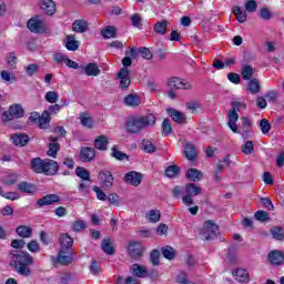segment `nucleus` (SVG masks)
Returning a JSON list of instances; mask_svg holds the SVG:
<instances>
[{"instance_id":"nucleus-1","label":"nucleus","mask_w":284,"mask_h":284,"mask_svg":"<svg viewBox=\"0 0 284 284\" xmlns=\"http://www.w3.org/2000/svg\"><path fill=\"white\" fill-rule=\"evenodd\" d=\"M30 265H34V258L28 251H11L9 267L17 272L19 276H30Z\"/></svg>"},{"instance_id":"nucleus-2","label":"nucleus","mask_w":284,"mask_h":284,"mask_svg":"<svg viewBox=\"0 0 284 284\" xmlns=\"http://www.w3.org/2000/svg\"><path fill=\"white\" fill-rule=\"evenodd\" d=\"M156 125V115L148 113L145 115H131L125 122L128 134H140L146 128Z\"/></svg>"},{"instance_id":"nucleus-3","label":"nucleus","mask_w":284,"mask_h":284,"mask_svg":"<svg viewBox=\"0 0 284 284\" xmlns=\"http://www.w3.org/2000/svg\"><path fill=\"white\" fill-rule=\"evenodd\" d=\"M201 234L205 241H214L215 239H219V225L212 220H206L203 223Z\"/></svg>"},{"instance_id":"nucleus-4","label":"nucleus","mask_w":284,"mask_h":284,"mask_svg":"<svg viewBox=\"0 0 284 284\" xmlns=\"http://www.w3.org/2000/svg\"><path fill=\"white\" fill-rule=\"evenodd\" d=\"M184 191L185 195L182 197L184 205H194V200H192V196H199V194H203V190L195 183L185 184Z\"/></svg>"},{"instance_id":"nucleus-5","label":"nucleus","mask_w":284,"mask_h":284,"mask_svg":"<svg viewBox=\"0 0 284 284\" xmlns=\"http://www.w3.org/2000/svg\"><path fill=\"white\" fill-rule=\"evenodd\" d=\"M24 114L26 111L21 104H12L8 111L2 113V120L4 123H9V121H13L14 119H23Z\"/></svg>"},{"instance_id":"nucleus-6","label":"nucleus","mask_w":284,"mask_h":284,"mask_svg":"<svg viewBox=\"0 0 284 284\" xmlns=\"http://www.w3.org/2000/svg\"><path fill=\"white\" fill-rule=\"evenodd\" d=\"M27 28L30 30V32L41 34L45 32V21L39 19V16H36L34 18L29 19L27 22Z\"/></svg>"},{"instance_id":"nucleus-7","label":"nucleus","mask_w":284,"mask_h":284,"mask_svg":"<svg viewBox=\"0 0 284 284\" xmlns=\"http://www.w3.org/2000/svg\"><path fill=\"white\" fill-rule=\"evenodd\" d=\"M168 85L170 90H192V83L176 77L169 79Z\"/></svg>"},{"instance_id":"nucleus-8","label":"nucleus","mask_w":284,"mask_h":284,"mask_svg":"<svg viewBox=\"0 0 284 284\" xmlns=\"http://www.w3.org/2000/svg\"><path fill=\"white\" fill-rule=\"evenodd\" d=\"M58 173L59 162L51 159H44L42 174H44V176H57Z\"/></svg>"},{"instance_id":"nucleus-9","label":"nucleus","mask_w":284,"mask_h":284,"mask_svg":"<svg viewBox=\"0 0 284 284\" xmlns=\"http://www.w3.org/2000/svg\"><path fill=\"white\" fill-rule=\"evenodd\" d=\"M123 181L128 185H132L133 187H139L143 181V174L136 171H130L125 173Z\"/></svg>"},{"instance_id":"nucleus-10","label":"nucleus","mask_w":284,"mask_h":284,"mask_svg":"<svg viewBox=\"0 0 284 284\" xmlns=\"http://www.w3.org/2000/svg\"><path fill=\"white\" fill-rule=\"evenodd\" d=\"M143 245L141 242H130L128 253L131 258L134 261H139V258L143 257Z\"/></svg>"},{"instance_id":"nucleus-11","label":"nucleus","mask_w":284,"mask_h":284,"mask_svg":"<svg viewBox=\"0 0 284 284\" xmlns=\"http://www.w3.org/2000/svg\"><path fill=\"white\" fill-rule=\"evenodd\" d=\"M99 179L102 187L104 190H110L114 185V175H112V172L108 170H102L99 172Z\"/></svg>"},{"instance_id":"nucleus-12","label":"nucleus","mask_w":284,"mask_h":284,"mask_svg":"<svg viewBox=\"0 0 284 284\" xmlns=\"http://www.w3.org/2000/svg\"><path fill=\"white\" fill-rule=\"evenodd\" d=\"M79 156L82 163H92V161H94V158L97 156V150L94 148L83 146L80 150Z\"/></svg>"},{"instance_id":"nucleus-13","label":"nucleus","mask_w":284,"mask_h":284,"mask_svg":"<svg viewBox=\"0 0 284 284\" xmlns=\"http://www.w3.org/2000/svg\"><path fill=\"white\" fill-rule=\"evenodd\" d=\"M40 10H42L47 17H54L57 2H54V0H40Z\"/></svg>"},{"instance_id":"nucleus-14","label":"nucleus","mask_w":284,"mask_h":284,"mask_svg":"<svg viewBox=\"0 0 284 284\" xmlns=\"http://www.w3.org/2000/svg\"><path fill=\"white\" fill-rule=\"evenodd\" d=\"M118 79L120 81V88L122 90H128V88H130L132 80L130 79V70L128 68L120 69V71L118 72Z\"/></svg>"},{"instance_id":"nucleus-15","label":"nucleus","mask_w":284,"mask_h":284,"mask_svg":"<svg viewBox=\"0 0 284 284\" xmlns=\"http://www.w3.org/2000/svg\"><path fill=\"white\" fill-rule=\"evenodd\" d=\"M74 261V253L72 251L60 250L57 256L59 265H70Z\"/></svg>"},{"instance_id":"nucleus-16","label":"nucleus","mask_w":284,"mask_h":284,"mask_svg":"<svg viewBox=\"0 0 284 284\" xmlns=\"http://www.w3.org/2000/svg\"><path fill=\"white\" fill-rule=\"evenodd\" d=\"M10 141L17 148H24L30 143V136L26 133H14L10 136Z\"/></svg>"},{"instance_id":"nucleus-17","label":"nucleus","mask_w":284,"mask_h":284,"mask_svg":"<svg viewBox=\"0 0 284 284\" xmlns=\"http://www.w3.org/2000/svg\"><path fill=\"white\" fill-rule=\"evenodd\" d=\"M58 243L60 245V250L71 251L72 245H74V239H72L68 233H61L59 235Z\"/></svg>"},{"instance_id":"nucleus-18","label":"nucleus","mask_w":284,"mask_h":284,"mask_svg":"<svg viewBox=\"0 0 284 284\" xmlns=\"http://www.w3.org/2000/svg\"><path fill=\"white\" fill-rule=\"evenodd\" d=\"M61 201V196H59L58 194L51 193V194H47L41 199H38L37 201V205H39V207H44V205H54V203H60Z\"/></svg>"},{"instance_id":"nucleus-19","label":"nucleus","mask_w":284,"mask_h":284,"mask_svg":"<svg viewBox=\"0 0 284 284\" xmlns=\"http://www.w3.org/2000/svg\"><path fill=\"white\" fill-rule=\"evenodd\" d=\"M236 121H239V112H236V109H231L229 111L227 125L234 134H241V130H239V126L236 125Z\"/></svg>"},{"instance_id":"nucleus-20","label":"nucleus","mask_w":284,"mask_h":284,"mask_svg":"<svg viewBox=\"0 0 284 284\" xmlns=\"http://www.w3.org/2000/svg\"><path fill=\"white\" fill-rule=\"evenodd\" d=\"M166 112L169 116L174 121V123H178L179 125H183L186 123L185 121V114L174 108L166 109Z\"/></svg>"},{"instance_id":"nucleus-21","label":"nucleus","mask_w":284,"mask_h":284,"mask_svg":"<svg viewBox=\"0 0 284 284\" xmlns=\"http://www.w3.org/2000/svg\"><path fill=\"white\" fill-rule=\"evenodd\" d=\"M110 143V138L106 135H99L95 138L93 142V146L95 150L100 152H105L108 150V144Z\"/></svg>"},{"instance_id":"nucleus-22","label":"nucleus","mask_w":284,"mask_h":284,"mask_svg":"<svg viewBox=\"0 0 284 284\" xmlns=\"http://www.w3.org/2000/svg\"><path fill=\"white\" fill-rule=\"evenodd\" d=\"M233 276L237 283H250V272L245 268L233 271Z\"/></svg>"},{"instance_id":"nucleus-23","label":"nucleus","mask_w":284,"mask_h":284,"mask_svg":"<svg viewBox=\"0 0 284 284\" xmlns=\"http://www.w3.org/2000/svg\"><path fill=\"white\" fill-rule=\"evenodd\" d=\"M268 261L271 263V265H282V263L284 262V254L282 251H271L268 253Z\"/></svg>"},{"instance_id":"nucleus-24","label":"nucleus","mask_w":284,"mask_h":284,"mask_svg":"<svg viewBox=\"0 0 284 284\" xmlns=\"http://www.w3.org/2000/svg\"><path fill=\"white\" fill-rule=\"evenodd\" d=\"M45 160L41 158H33L30 161V169L34 174H43V165H44Z\"/></svg>"},{"instance_id":"nucleus-25","label":"nucleus","mask_w":284,"mask_h":284,"mask_svg":"<svg viewBox=\"0 0 284 284\" xmlns=\"http://www.w3.org/2000/svg\"><path fill=\"white\" fill-rule=\"evenodd\" d=\"M79 45H81V42L77 40L74 34L67 36L65 48L69 52H77V50H79Z\"/></svg>"},{"instance_id":"nucleus-26","label":"nucleus","mask_w":284,"mask_h":284,"mask_svg":"<svg viewBox=\"0 0 284 284\" xmlns=\"http://www.w3.org/2000/svg\"><path fill=\"white\" fill-rule=\"evenodd\" d=\"M185 178L187 181L199 183V181L203 180V172L199 171V169H189L185 173Z\"/></svg>"},{"instance_id":"nucleus-27","label":"nucleus","mask_w":284,"mask_h":284,"mask_svg":"<svg viewBox=\"0 0 284 284\" xmlns=\"http://www.w3.org/2000/svg\"><path fill=\"white\" fill-rule=\"evenodd\" d=\"M184 156L189 161H196V146L192 144L191 142H186L184 145Z\"/></svg>"},{"instance_id":"nucleus-28","label":"nucleus","mask_w":284,"mask_h":284,"mask_svg":"<svg viewBox=\"0 0 284 284\" xmlns=\"http://www.w3.org/2000/svg\"><path fill=\"white\" fill-rule=\"evenodd\" d=\"M73 32H78L79 34H83V32H88V21L83 19H78L72 23Z\"/></svg>"},{"instance_id":"nucleus-29","label":"nucleus","mask_w":284,"mask_h":284,"mask_svg":"<svg viewBox=\"0 0 284 284\" xmlns=\"http://www.w3.org/2000/svg\"><path fill=\"white\" fill-rule=\"evenodd\" d=\"M18 190L24 194H34L37 192V185L22 181L18 184Z\"/></svg>"},{"instance_id":"nucleus-30","label":"nucleus","mask_w":284,"mask_h":284,"mask_svg":"<svg viewBox=\"0 0 284 284\" xmlns=\"http://www.w3.org/2000/svg\"><path fill=\"white\" fill-rule=\"evenodd\" d=\"M246 92L250 94H258L261 92V82L256 78H252L246 88Z\"/></svg>"},{"instance_id":"nucleus-31","label":"nucleus","mask_w":284,"mask_h":284,"mask_svg":"<svg viewBox=\"0 0 284 284\" xmlns=\"http://www.w3.org/2000/svg\"><path fill=\"white\" fill-rule=\"evenodd\" d=\"M124 104L130 108H139L141 105V98L136 94H128L124 98Z\"/></svg>"},{"instance_id":"nucleus-32","label":"nucleus","mask_w":284,"mask_h":284,"mask_svg":"<svg viewBox=\"0 0 284 284\" xmlns=\"http://www.w3.org/2000/svg\"><path fill=\"white\" fill-rule=\"evenodd\" d=\"M180 174L181 168H179V165L176 164L169 165L164 171V175L166 176V179H176V176H179Z\"/></svg>"},{"instance_id":"nucleus-33","label":"nucleus","mask_w":284,"mask_h":284,"mask_svg":"<svg viewBox=\"0 0 284 284\" xmlns=\"http://www.w3.org/2000/svg\"><path fill=\"white\" fill-rule=\"evenodd\" d=\"M84 73L87 77H99V74H101V69H99L97 63L91 62L84 68Z\"/></svg>"},{"instance_id":"nucleus-34","label":"nucleus","mask_w":284,"mask_h":284,"mask_svg":"<svg viewBox=\"0 0 284 284\" xmlns=\"http://www.w3.org/2000/svg\"><path fill=\"white\" fill-rule=\"evenodd\" d=\"M130 272H132L134 276H138V278H145V275L148 274V270L140 264H133L130 267Z\"/></svg>"},{"instance_id":"nucleus-35","label":"nucleus","mask_w":284,"mask_h":284,"mask_svg":"<svg viewBox=\"0 0 284 284\" xmlns=\"http://www.w3.org/2000/svg\"><path fill=\"white\" fill-rule=\"evenodd\" d=\"M232 12L235 16L239 23H245L247 21V13L241 9L239 6L232 8Z\"/></svg>"},{"instance_id":"nucleus-36","label":"nucleus","mask_w":284,"mask_h":284,"mask_svg":"<svg viewBox=\"0 0 284 284\" xmlns=\"http://www.w3.org/2000/svg\"><path fill=\"white\" fill-rule=\"evenodd\" d=\"M16 233L20 239H30L32 236V227L20 225L16 229Z\"/></svg>"},{"instance_id":"nucleus-37","label":"nucleus","mask_w":284,"mask_h":284,"mask_svg":"<svg viewBox=\"0 0 284 284\" xmlns=\"http://www.w3.org/2000/svg\"><path fill=\"white\" fill-rule=\"evenodd\" d=\"M101 250L102 252H104V254H108L109 256H112V254H114V246H112V240H110V237L102 240Z\"/></svg>"},{"instance_id":"nucleus-38","label":"nucleus","mask_w":284,"mask_h":284,"mask_svg":"<svg viewBox=\"0 0 284 284\" xmlns=\"http://www.w3.org/2000/svg\"><path fill=\"white\" fill-rule=\"evenodd\" d=\"M116 28L113 26H108L106 28L101 30V36L103 39H116Z\"/></svg>"},{"instance_id":"nucleus-39","label":"nucleus","mask_w":284,"mask_h":284,"mask_svg":"<svg viewBox=\"0 0 284 284\" xmlns=\"http://www.w3.org/2000/svg\"><path fill=\"white\" fill-rule=\"evenodd\" d=\"M111 156H113V159H116V161H130V155L119 151V148L116 145L112 146Z\"/></svg>"},{"instance_id":"nucleus-40","label":"nucleus","mask_w":284,"mask_h":284,"mask_svg":"<svg viewBox=\"0 0 284 284\" xmlns=\"http://www.w3.org/2000/svg\"><path fill=\"white\" fill-rule=\"evenodd\" d=\"M153 30L156 34H168V20L156 22L153 27Z\"/></svg>"},{"instance_id":"nucleus-41","label":"nucleus","mask_w":284,"mask_h":284,"mask_svg":"<svg viewBox=\"0 0 284 284\" xmlns=\"http://www.w3.org/2000/svg\"><path fill=\"white\" fill-rule=\"evenodd\" d=\"M50 121H52V118H50V112L43 111V113L38 119L40 130H45V125H48Z\"/></svg>"},{"instance_id":"nucleus-42","label":"nucleus","mask_w":284,"mask_h":284,"mask_svg":"<svg viewBox=\"0 0 284 284\" xmlns=\"http://www.w3.org/2000/svg\"><path fill=\"white\" fill-rule=\"evenodd\" d=\"M162 256L168 261H174L176 258V251L172 246H165L161 248Z\"/></svg>"},{"instance_id":"nucleus-43","label":"nucleus","mask_w":284,"mask_h":284,"mask_svg":"<svg viewBox=\"0 0 284 284\" xmlns=\"http://www.w3.org/2000/svg\"><path fill=\"white\" fill-rule=\"evenodd\" d=\"M161 129L162 136H170V134H172V122L170 121V118H165L162 121Z\"/></svg>"},{"instance_id":"nucleus-44","label":"nucleus","mask_w":284,"mask_h":284,"mask_svg":"<svg viewBox=\"0 0 284 284\" xmlns=\"http://www.w3.org/2000/svg\"><path fill=\"white\" fill-rule=\"evenodd\" d=\"M252 77H254V67L250 64H245L242 68V78L244 81H250L252 80Z\"/></svg>"},{"instance_id":"nucleus-45","label":"nucleus","mask_w":284,"mask_h":284,"mask_svg":"<svg viewBox=\"0 0 284 284\" xmlns=\"http://www.w3.org/2000/svg\"><path fill=\"white\" fill-rule=\"evenodd\" d=\"M142 150L146 152V154H154V152H156V145H154L152 141L144 139L142 140Z\"/></svg>"},{"instance_id":"nucleus-46","label":"nucleus","mask_w":284,"mask_h":284,"mask_svg":"<svg viewBox=\"0 0 284 284\" xmlns=\"http://www.w3.org/2000/svg\"><path fill=\"white\" fill-rule=\"evenodd\" d=\"M146 219L149 223H159L161 221V211L151 210L146 213Z\"/></svg>"},{"instance_id":"nucleus-47","label":"nucleus","mask_w":284,"mask_h":284,"mask_svg":"<svg viewBox=\"0 0 284 284\" xmlns=\"http://www.w3.org/2000/svg\"><path fill=\"white\" fill-rule=\"evenodd\" d=\"M80 121L83 128H88L89 130L92 129L94 125V121L92 120L91 116H89L87 112L81 113Z\"/></svg>"},{"instance_id":"nucleus-48","label":"nucleus","mask_w":284,"mask_h":284,"mask_svg":"<svg viewBox=\"0 0 284 284\" xmlns=\"http://www.w3.org/2000/svg\"><path fill=\"white\" fill-rule=\"evenodd\" d=\"M150 262L154 266L161 265V251L154 248L150 253Z\"/></svg>"},{"instance_id":"nucleus-49","label":"nucleus","mask_w":284,"mask_h":284,"mask_svg":"<svg viewBox=\"0 0 284 284\" xmlns=\"http://www.w3.org/2000/svg\"><path fill=\"white\" fill-rule=\"evenodd\" d=\"M61 150V144L59 143H49V150L47 152L48 156L51 159H57L59 151Z\"/></svg>"},{"instance_id":"nucleus-50","label":"nucleus","mask_w":284,"mask_h":284,"mask_svg":"<svg viewBox=\"0 0 284 284\" xmlns=\"http://www.w3.org/2000/svg\"><path fill=\"white\" fill-rule=\"evenodd\" d=\"M75 175L79 176V179H82V181H90V171L83 166H78L75 169Z\"/></svg>"},{"instance_id":"nucleus-51","label":"nucleus","mask_w":284,"mask_h":284,"mask_svg":"<svg viewBox=\"0 0 284 284\" xmlns=\"http://www.w3.org/2000/svg\"><path fill=\"white\" fill-rule=\"evenodd\" d=\"M85 227H88V225L83 220H75L71 223L72 232H81L82 230H85Z\"/></svg>"},{"instance_id":"nucleus-52","label":"nucleus","mask_w":284,"mask_h":284,"mask_svg":"<svg viewBox=\"0 0 284 284\" xmlns=\"http://www.w3.org/2000/svg\"><path fill=\"white\" fill-rule=\"evenodd\" d=\"M242 125L244 132L242 133L243 139H247L250 136V132L247 131L248 128H252V121H250V118L242 116Z\"/></svg>"},{"instance_id":"nucleus-53","label":"nucleus","mask_w":284,"mask_h":284,"mask_svg":"<svg viewBox=\"0 0 284 284\" xmlns=\"http://www.w3.org/2000/svg\"><path fill=\"white\" fill-rule=\"evenodd\" d=\"M242 152H243V154H245L246 156H250V154H254V142H252V140L246 141V142L242 145Z\"/></svg>"},{"instance_id":"nucleus-54","label":"nucleus","mask_w":284,"mask_h":284,"mask_svg":"<svg viewBox=\"0 0 284 284\" xmlns=\"http://www.w3.org/2000/svg\"><path fill=\"white\" fill-rule=\"evenodd\" d=\"M254 217L256 221H260V223H265V221H270V213H267V211L260 210L254 213Z\"/></svg>"},{"instance_id":"nucleus-55","label":"nucleus","mask_w":284,"mask_h":284,"mask_svg":"<svg viewBox=\"0 0 284 284\" xmlns=\"http://www.w3.org/2000/svg\"><path fill=\"white\" fill-rule=\"evenodd\" d=\"M271 234L273 239H275V241H283L284 239L283 229L281 226H275L271 229Z\"/></svg>"},{"instance_id":"nucleus-56","label":"nucleus","mask_w":284,"mask_h":284,"mask_svg":"<svg viewBox=\"0 0 284 284\" xmlns=\"http://www.w3.org/2000/svg\"><path fill=\"white\" fill-rule=\"evenodd\" d=\"M110 205H114L115 207H119V205H121V196H119V194L116 193H110L106 196Z\"/></svg>"},{"instance_id":"nucleus-57","label":"nucleus","mask_w":284,"mask_h":284,"mask_svg":"<svg viewBox=\"0 0 284 284\" xmlns=\"http://www.w3.org/2000/svg\"><path fill=\"white\" fill-rule=\"evenodd\" d=\"M260 128L262 134H268L270 130H272V124H270V121L267 119H262L260 121Z\"/></svg>"},{"instance_id":"nucleus-58","label":"nucleus","mask_w":284,"mask_h":284,"mask_svg":"<svg viewBox=\"0 0 284 284\" xmlns=\"http://www.w3.org/2000/svg\"><path fill=\"white\" fill-rule=\"evenodd\" d=\"M92 190L95 193L98 201H108V195H105V192H103L101 187L94 185Z\"/></svg>"},{"instance_id":"nucleus-59","label":"nucleus","mask_w":284,"mask_h":284,"mask_svg":"<svg viewBox=\"0 0 284 284\" xmlns=\"http://www.w3.org/2000/svg\"><path fill=\"white\" fill-rule=\"evenodd\" d=\"M246 12H256V8H258V3L256 0H247L244 4Z\"/></svg>"},{"instance_id":"nucleus-60","label":"nucleus","mask_w":284,"mask_h":284,"mask_svg":"<svg viewBox=\"0 0 284 284\" xmlns=\"http://www.w3.org/2000/svg\"><path fill=\"white\" fill-rule=\"evenodd\" d=\"M131 23H132L133 28H138L139 30H141V28H143V23L141 22V16L139 13H134L131 17Z\"/></svg>"},{"instance_id":"nucleus-61","label":"nucleus","mask_w":284,"mask_h":284,"mask_svg":"<svg viewBox=\"0 0 284 284\" xmlns=\"http://www.w3.org/2000/svg\"><path fill=\"white\" fill-rule=\"evenodd\" d=\"M28 77H34L39 72V64L31 63L24 68Z\"/></svg>"},{"instance_id":"nucleus-62","label":"nucleus","mask_w":284,"mask_h":284,"mask_svg":"<svg viewBox=\"0 0 284 284\" xmlns=\"http://www.w3.org/2000/svg\"><path fill=\"white\" fill-rule=\"evenodd\" d=\"M44 99L48 103H57L59 101V94H57L55 91H49Z\"/></svg>"},{"instance_id":"nucleus-63","label":"nucleus","mask_w":284,"mask_h":284,"mask_svg":"<svg viewBox=\"0 0 284 284\" xmlns=\"http://www.w3.org/2000/svg\"><path fill=\"white\" fill-rule=\"evenodd\" d=\"M139 53L141 54L142 59H145L146 61H150L153 57L152 51L145 47L140 48Z\"/></svg>"},{"instance_id":"nucleus-64","label":"nucleus","mask_w":284,"mask_h":284,"mask_svg":"<svg viewBox=\"0 0 284 284\" xmlns=\"http://www.w3.org/2000/svg\"><path fill=\"white\" fill-rule=\"evenodd\" d=\"M52 59L55 63H58V65H61V63H65V59H68V57L63 53H53Z\"/></svg>"}]
</instances>
